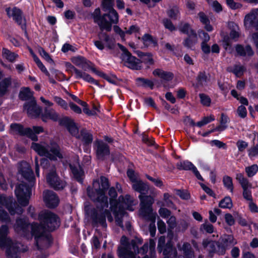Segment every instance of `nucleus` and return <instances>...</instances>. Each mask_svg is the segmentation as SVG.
Returning a JSON list of instances; mask_svg holds the SVG:
<instances>
[{"instance_id":"1","label":"nucleus","mask_w":258,"mask_h":258,"mask_svg":"<svg viewBox=\"0 0 258 258\" xmlns=\"http://www.w3.org/2000/svg\"><path fill=\"white\" fill-rule=\"evenodd\" d=\"M39 219L41 226L35 223L30 226L25 221L19 219L16 221L15 229L18 232L20 231L24 232L26 229L29 227L31 229L32 234L35 236L36 244L39 246H45L48 244L50 241L49 236L45 233V230H54L59 225V221L56 215L49 211H44L40 213Z\"/></svg>"},{"instance_id":"2","label":"nucleus","mask_w":258,"mask_h":258,"mask_svg":"<svg viewBox=\"0 0 258 258\" xmlns=\"http://www.w3.org/2000/svg\"><path fill=\"white\" fill-rule=\"evenodd\" d=\"M109 195L110 197V204L111 211L115 217L117 224L119 226L122 227L123 225L121 219L125 214L124 210L134 211V206L137 205V202H135L134 199L129 195L120 197L118 201L114 200V198L116 197L117 194L113 187L109 189Z\"/></svg>"},{"instance_id":"3","label":"nucleus","mask_w":258,"mask_h":258,"mask_svg":"<svg viewBox=\"0 0 258 258\" xmlns=\"http://www.w3.org/2000/svg\"><path fill=\"white\" fill-rule=\"evenodd\" d=\"M19 173L29 183L23 181L18 185L15 189V194L19 203L22 206H25L28 204L31 195V187L34 178L29 164L26 162L20 164Z\"/></svg>"},{"instance_id":"4","label":"nucleus","mask_w":258,"mask_h":258,"mask_svg":"<svg viewBox=\"0 0 258 258\" xmlns=\"http://www.w3.org/2000/svg\"><path fill=\"white\" fill-rule=\"evenodd\" d=\"M120 242L121 245L118 248V252L119 258H135L134 252L136 253L137 251L138 253L144 254L147 251L148 247L151 253L154 252L155 242L153 239L150 240L149 244H145L140 250H138V247L142 243V241L140 239L136 238L129 243L127 238L122 236Z\"/></svg>"},{"instance_id":"5","label":"nucleus","mask_w":258,"mask_h":258,"mask_svg":"<svg viewBox=\"0 0 258 258\" xmlns=\"http://www.w3.org/2000/svg\"><path fill=\"white\" fill-rule=\"evenodd\" d=\"M112 0H103L102 6L103 10L108 14H104L102 17H98L97 15L99 10L95 12L96 15L94 17V21L99 26L101 30L110 31L112 23H117L118 17L116 12L112 8Z\"/></svg>"},{"instance_id":"6","label":"nucleus","mask_w":258,"mask_h":258,"mask_svg":"<svg viewBox=\"0 0 258 258\" xmlns=\"http://www.w3.org/2000/svg\"><path fill=\"white\" fill-rule=\"evenodd\" d=\"M108 181L106 178L101 177L100 182L95 181L93 188L87 189L89 197L93 201L100 203L101 208L108 207L107 198L105 196V191L108 187Z\"/></svg>"},{"instance_id":"7","label":"nucleus","mask_w":258,"mask_h":258,"mask_svg":"<svg viewBox=\"0 0 258 258\" xmlns=\"http://www.w3.org/2000/svg\"><path fill=\"white\" fill-rule=\"evenodd\" d=\"M133 188L141 194L139 198L141 201V209L140 212L143 215H146L144 213L147 210L148 213H150L152 211L151 206L154 202V199L151 196H144L149 189L148 186L143 182L140 180H138L132 183Z\"/></svg>"},{"instance_id":"8","label":"nucleus","mask_w":258,"mask_h":258,"mask_svg":"<svg viewBox=\"0 0 258 258\" xmlns=\"http://www.w3.org/2000/svg\"><path fill=\"white\" fill-rule=\"evenodd\" d=\"M31 148L39 155L46 156L50 160H55L62 158L59 147L54 142L50 143L49 145L44 142L33 143Z\"/></svg>"},{"instance_id":"9","label":"nucleus","mask_w":258,"mask_h":258,"mask_svg":"<svg viewBox=\"0 0 258 258\" xmlns=\"http://www.w3.org/2000/svg\"><path fill=\"white\" fill-rule=\"evenodd\" d=\"M8 227L6 225L0 227V247L6 248V252L9 258H19L20 251L17 243H13L7 237Z\"/></svg>"},{"instance_id":"10","label":"nucleus","mask_w":258,"mask_h":258,"mask_svg":"<svg viewBox=\"0 0 258 258\" xmlns=\"http://www.w3.org/2000/svg\"><path fill=\"white\" fill-rule=\"evenodd\" d=\"M0 204L5 205L11 215L15 214H21L23 210L21 207H16V203L13 202V199L11 198H8L5 197H0ZM0 219L3 221H9V217L7 213L2 210L0 207Z\"/></svg>"},{"instance_id":"11","label":"nucleus","mask_w":258,"mask_h":258,"mask_svg":"<svg viewBox=\"0 0 258 258\" xmlns=\"http://www.w3.org/2000/svg\"><path fill=\"white\" fill-rule=\"evenodd\" d=\"M11 131L15 135L26 136L33 141H36V135L43 132V129L41 126H33V130L30 128H24L19 124H13L11 125Z\"/></svg>"},{"instance_id":"12","label":"nucleus","mask_w":258,"mask_h":258,"mask_svg":"<svg viewBox=\"0 0 258 258\" xmlns=\"http://www.w3.org/2000/svg\"><path fill=\"white\" fill-rule=\"evenodd\" d=\"M117 45L122 51L121 58L124 61L125 65L133 70L140 69L142 67L141 61L132 56L125 47L119 43Z\"/></svg>"},{"instance_id":"13","label":"nucleus","mask_w":258,"mask_h":258,"mask_svg":"<svg viewBox=\"0 0 258 258\" xmlns=\"http://www.w3.org/2000/svg\"><path fill=\"white\" fill-rule=\"evenodd\" d=\"M68 129L69 132L76 138L79 139L85 144H89L92 141V135L86 130H82L79 133V130L76 124L74 122H70L68 125Z\"/></svg>"},{"instance_id":"14","label":"nucleus","mask_w":258,"mask_h":258,"mask_svg":"<svg viewBox=\"0 0 258 258\" xmlns=\"http://www.w3.org/2000/svg\"><path fill=\"white\" fill-rule=\"evenodd\" d=\"M180 30L188 36V37L184 40L183 45L187 48H192L198 42V37L196 33L187 24H181L180 27Z\"/></svg>"},{"instance_id":"15","label":"nucleus","mask_w":258,"mask_h":258,"mask_svg":"<svg viewBox=\"0 0 258 258\" xmlns=\"http://www.w3.org/2000/svg\"><path fill=\"white\" fill-rule=\"evenodd\" d=\"M46 181L51 187L56 189L63 188L66 185L65 182L59 179L54 168L50 170L47 174Z\"/></svg>"},{"instance_id":"16","label":"nucleus","mask_w":258,"mask_h":258,"mask_svg":"<svg viewBox=\"0 0 258 258\" xmlns=\"http://www.w3.org/2000/svg\"><path fill=\"white\" fill-rule=\"evenodd\" d=\"M244 24L246 28L254 27L258 31V9L252 10L245 16Z\"/></svg>"},{"instance_id":"17","label":"nucleus","mask_w":258,"mask_h":258,"mask_svg":"<svg viewBox=\"0 0 258 258\" xmlns=\"http://www.w3.org/2000/svg\"><path fill=\"white\" fill-rule=\"evenodd\" d=\"M231 94L242 104L238 107L237 109V113L239 117L241 118H245L247 115V110L244 105H248V102L247 99L246 98L238 95L235 90H231Z\"/></svg>"},{"instance_id":"18","label":"nucleus","mask_w":258,"mask_h":258,"mask_svg":"<svg viewBox=\"0 0 258 258\" xmlns=\"http://www.w3.org/2000/svg\"><path fill=\"white\" fill-rule=\"evenodd\" d=\"M6 11L8 16L9 17H12L15 20L19 25H21L22 29L24 30L25 34L26 37H27V33L26 32V27L22 17L21 12L20 9L13 7L8 8L6 9Z\"/></svg>"},{"instance_id":"19","label":"nucleus","mask_w":258,"mask_h":258,"mask_svg":"<svg viewBox=\"0 0 258 258\" xmlns=\"http://www.w3.org/2000/svg\"><path fill=\"white\" fill-rule=\"evenodd\" d=\"M24 107L28 115L32 117L38 116L41 111V109L37 105L34 98H32L30 102L26 103Z\"/></svg>"},{"instance_id":"20","label":"nucleus","mask_w":258,"mask_h":258,"mask_svg":"<svg viewBox=\"0 0 258 258\" xmlns=\"http://www.w3.org/2000/svg\"><path fill=\"white\" fill-rule=\"evenodd\" d=\"M43 200L46 205L49 208L56 207L59 200L55 194L51 191L46 190L43 194Z\"/></svg>"},{"instance_id":"21","label":"nucleus","mask_w":258,"mask_h":258,"mask_svg":"<svg viewBox=\"0 0 258 258\" xmlns=\"http://www.w3.org/2000/svg\"><path fill=\"white\" fill-rule=\"evenodd\" d=\"M177 168L179 169L191 170L196 176V177L201 181H204V179L200 174L197 168L194 164L188 161H183L180 162L177 164Z\"/></svg>"},{"instance_id":"22","label":"nucleus","mask_w":258,"mask_h":258,"mask_svg":"<svg viewBox=\"0 0 258 258\" xmlns=\"http://www.w3.org/2000/svg\"><path fill=\"white\" fill-rule=\"evenodd\" d=\"M107 217L108 220L110 221H113V217L111 216L110 213L108 211H105L102 215L101 216L98 215L97 214H93V220L96 223H99L102 224L103 226H105V218Z\"/></svg>"},{"instance_id":"23","label":"nucleus","mask_w":258,"mask_h":258,"mask_svg":"<svg viewBox=\"0 0 258 258\" xmlns=\"http://www.w3.org/2000/svg\"><path fill=\"white\" fill-rule=\"evenodd\" d=\"M97 148V155L98 158H102L109 154L108 147L102 141H98Z\"/></svg>"},{"instance_id":"24","label":"nucleus","mask_w":258,"mask_h":258,"mask_svg":"<svg viewBox=\"0 0 258 258\" xmlns=\"http://www.w3.org/2000/svg\"><path fill=\"white\" fill-rule=\"evenodd\" d=\"M76 78L77 79L82 78L89 83L93 84L98 87H101L97 81L94 80L89 75L79 70H76Z\"/></svg>"},{"instance_id":"25","label":"nucleus","mask_w":258,"mask_h":258,"mask_svg":"<svg viewBox=\"0 0 258 258\" xmlns=\"http://www.w3.org/2000/svg\"><path fill=\"white\" fill-rule=\"evenodd\" d=\"M70 166L75 177L78 181H81V177L83 176L84 172L79 163L76 162V163L74 164L70 163Z\"/></svg>"},{"instance_id":"26","label":"nucleus","mask_w":258,"mask_h":258,"mask_svg":"<svg viewBox=\"0 0 258 258\" xmlns=\"http://www.w3.org/2000/svg\"><path fill=\"white\" fill-rule=\"evenodd\" d=\"M41 118L43 121H47L48 119L56 121L58 119V115L53 109H46L41 115Z\"/></svg>"},{"instance_id":"27","label":"nucleus","mask_w":258,"mask_h":258,"mask_svg":"<svg viewBox=\"0 0 258 258\" xmlns=\"http://www.w3.org/2000/svg\"><path fill=\"white\" fill-rule=\"evenodd\" d=\"M153 73L155 76L158 77L167 81L172 80L173 77L171 73L165 72L160 69L155 70Z\"/></svg>"},{"instance_id":"28","label":"nucleus","mask_w":258,"mask_h":258,"mask_svg":"<svg viewBox=\"0 0 258 258\" xmlns=\"http://www.w3.org/2000/svg\"><path fill=\"white\" fill-rule=\"evenodd\" d=\"M146 215H143V214H141L140 212V214L141 216H142L144 217L148 218L150 219L151 220L153 221V224H151L150 226V231L151 235L153 237L155 235V232H156V227L155 225V218H156V213H153L152 212V211L150 213H148L147 212V211L144 212Z\"/></svg>"},{"instance_id":"29","label":"nucleus","mask_w":258,"mask_h":258,"mask_svg":"<svg viewBox=\"0 0 258 258\" xmlns=\"http://www.w3.org/2000/svg\"><path fill=\"white\" fill-rule=\"evenodd\" d=\"M72 62L75 65L84 68L89 66L90 61L86 60L84 57L81 56H75L72 58Z\"/></svg>"},{"instance_id":"30","label":"nucleus","mask_w":258,"mask_h":258,"mask_svg":"<svg viewBox=\"0 0 258 258\" xmlns=\"http://www.w3.org/2000/svg\"><path fill=\"white\" fill-rule=\"evenodd\" d=\"M237 52L241 55L250 56L253 54V51L249 46H247L245 48L241 45L236 46Z\"/></svg>"},{"instance_id":"31","label":"nucleus","mask_w":258,"mask_h":258,"mask_svg":"<svg viewBox=\"0 0 258 258\" xmlns=\"http://www.w3.org/2000/svg\"><path fill=\"white\" fill-rule=\"evenodd\" d=\"M2 56L3 58L11 62L14 61L18 57L17 54L11 52L9 50L5 48H4L2 50Z\"/></svg>"},{"instance_id":"32","label":"nucleus","mask_w":258,"mask_h":258,"mask_svg":"<svg viewBox=\"0 0 258 258\" xmlns=\"http://www.w3.org/2000/svg\"><path fill=\"white\" fill-rule=\"evenodd\" d=\"M20 98L24 100H27L30 99V101L33 97L32 92L30 91L29 88H24L22 89L19 94Z\"/></svg>"},{"instance_id":"33","label":"nucleus","mask_w":258,"mask_h":258,"mask_svg":"<svg viewBox=\"0 0 258 258\" xmlns=\"http://www.w3.org/2000/svg\"><path fill=\"white\" fill-rule=\"evenodd\" d=\"M223 182L224 186L228 189L230 192H233V184L232 179L229 176L225 175L223 178Z\"/></svg>"},{"instance_id":"34","label":"nucleus","mask_w":258,"mask_h":258,"mask_svg":"<svg viewBox=\"0 0 258 258\" xmlns=\"http://www.w3.org/2000/svg\"><path fill=\"white\" fill-rule=\"evenodd\" d=\"M219 206L223 209H230L232 207L233 204L231 198L229 197H226L219 203Z\"/></svg>"},{"instance_id":"35","label":"nucleus","mask_w":258,"mask_h":258,"mask_svg":"<svg viewBox=\"0 0 258 258\" xmlns=\"http://www.w3.org/2000/svg\"><path fill=\"white\" fill-rule=\"evenodd\" d=\"M243 188V196L244 199L251 201H252V196L250 189L252 188L251 184H249L247 186H242Z\"/></svg>"},{"instance_id":"36","label":"nucleus","mask_w":258,"mask_h":258,"mask_svg":"<svg viewBox=\"0 0 258 258\" xmlns=\"http://www.w3.org/2000/svg\"><path fill=\"white\" fill-rule=\"evenodd\" d=\"M143 42L146 46H155L156 45V41L149 34H145L142 38Z\"/></svg>"},{"instance_id":"37","label":"nucleus","mask_w":258,"mask_h":258,"mask_svg":"<svg viewBox=\"0 0 258 258\" xmlns=\"http://www.w3.org/2000/svg\"><path fill=\"white\" fill-rule=\"evenodd\" d=\"M10 82L9 79H6L0 83V96L4 95L6 92Z\"/></svg>"},{"instance_id":"38","label":"nucleus","mask_w":258,"mask_h":258,"mask_svg":"<svg viewBox=\"0 0 258 258\" xmlns=\"http://www.w3.org/2000/svg\"><path fill=\"white\" fill-rule=\"evenodd\" d=\"M258 171V166L256 164L245 168V172L248 177H252Z\"/></svg>"},{"instance_id":"39","label":"nucleus","mask_w":258,"mask_h":258,"mask_svg":"<svg viewBox=\"0 0 258 258\" xmlns=\"http://www.w3.org/2000/svg\"><path fill=\"white\" fill-rule=\"evenodd\" d=\"M136 82L137 84L140 86L152 87L153 86V84L151 81L143 78L137 79Z\"/></svg>"},{"instance_id":"40","label":"nucleus","mask_w":258,"mask_h":258,"mask_svg":"<svg viewBox=\"0 0 258 258\" xmlns=\"http://www.w3.org/2000/svg\"><path fill=\"white\" fill-rule=\"evenodd\" d=\"M34 60L37 64L38 68L41 70V71L43 72L47 76L49 77L50 74L49 72L47 71L46 68L36 55H34Z\"/></svg>"},{"instance_id":"41","label":"nucleus","mask_w":258,"mask_h":258,"mask_svg":"<svg viewBox=\"0 0 258 258\" xmlns=\"http://www.w3.org/2000/svg\"><path fill=\"white\" fill-rule=\"evenodd\" d=\"M199 97L200 98V102L205 106H209L211 104V100L210 97L205 94H200Z\"/></svg>"},{"instance_id":"42","label":"nucleus","mask_w":258,"mask_h":258,"mask_svg":"<svg viewBox=\"0 0 258 258\" xmlns=\"http://www.w3.org/2000/svg\"><path fill=\"white\" fill-rule=\"evenodd\" d=\"M93 71L95 73H96L99 76L103 78L106 80H107L108 82L114 84L116 82V78L115 77H110L109 76L103 73L97 72L95 70V69H92Z\"/></svg>"},{"instance_id":"43","label":"nucleus","mask_w":258,"mask_h":258,"mask_svg":"<svg viewBox=\"0 0 258 258\" xmlns=\"http://www.w3.org/2000/svg\"><path fill=\"white\" fill-rule=\"evenodd\" d=\"M171 196L167 193H165L164 195V203H162L161 202H158L157 203V204L160 206H168V207H171L172 205V203L171 201L170 200Z\"/></svg>"},{"instance_id":"44","label":"nucleus","mask_w":258,"mask_h":258,"mask_svg":"<svg viewBox=\"0 0 258 258\" xmlns=\"http://www.w3.org/2000/svg\"><path fill=\"white\" fill-rule=\"evenodd\" d=\"M236 179L239 181L242 187L247 186L248 184H250L248 180L245 178L241 173L236 174Z\"/></svg>"},{"instance_id":"45","label":"nucleus","mask_w":258,"mask_h":258,"mask_svg":"<svg viewBox=\"0 0 258 258\" xmlns=\"http://www.w3.org/2000/svg\"><path fill=\"white\" fill-rule=\"evenodd\" d=\"M224 242L223 244L226 246H228L230 245H234L236 243V240L234 239V237L232 235L226 236L223 239Z\"/></svg>"},{"instance_id":"46","label":"nucleus","mask_w":258,"mask_h":258,"mask_svg":"<svg viewBox=\"0 0 258 258\" xmlns=\"http://www.w3.org/2000/svg\"><path fill=\"white\" fill-rule=\"evenodd\" d=\"M248 156L251 159L258 157V145L252 147L248 150Z\"/></svg>"},{"instance_id":"47","label":"nucleus","mask_w":258,"mask_h":258,"mask_svg":"<svg viewBox=\"0 0 258 258\" xmlns=\"http://www.w3.org/2000/svg\"><path fill=\"white\" fill-rule=\"evenodd\" d=\"M220 213V210L218 209L215 208L213 211H209V219L211 222L214 223L217 220V216L215 214L219 215Z\"/></svg>"},{"instance_id":"48","label":"nucleus","mask_w":258,"mask_h":258,"mask_svg":"<svg viewBox=\"0 0 258 258\" xmlns=\"http://www.w3.org/2000/svg\"><path fill=\"white\" fill-rule=\"evenodd\" d=\"M39 51L41 56L47 62L50 63H52L53 62L52 59L50 57L49 55L42 48H40Z\"/></svg>"},{"instance_id":"49","label":"nucleus","mask_w":258,"mask_h":258,"mask_svg":"<svg viewBox=\"0 0 258 258\" xmlns=\"http://www.w3.org/2000/svg\"><path fill=\"white\" fill-rule=\"evenodd\" d=\"M54 101L61 107L64 109H68V105L67 103L61 98L58 97H55L54 98Z\"/></svg>"},{"instance_id":"50","label":"nucleus","mask_w":258,"mask_h":258,"mask_svg":"<svg viewBox=\"0 0 258 258\" xmlns=\"http://www.w3.org/2000/svg\"><path fill=\"white\" fill-rule=\"evenodd\" d=\"M127 175L132 183L139 180L138 179V175L135 174V172L132 169H128L127 170Z\"/></svg>"},{"instance_id":"51","label":"nucleus","mask_w":258,"mask_h":258,"mask_svg":"<svg viewBox=\"0 0 258 258\" xmlns=\"http://www.w3.org/2000/svg\"><path fill=\"white\" fill-rule=\"evenodd\" d=\"M179 13L178 9L177 7H174L171 8L168 11V16L172 18H176L178 16Z\"/></svg>"},{"instance_id":"52","label":"nucleus","mask_w":258,"mask_h":258,"mask_svg":"<svg viewBox=\"0 0 258 258\" xmlns=\"http://www.w3.org/2000/svg\"><path fill=\"white\" fill-rule=\"evenodd\" d=\"M236 146L239 152L243 151L248 146L247 143L243 141H238L236 143Z\"/></svg>"},{"instance_id":"53","label":"nucleus","mask_w":258,"mask_h":258,"mask_svg":"<svg viewBox=\"0 0 258 258\" xmlns=\"http://www.w3.org/2000/svg\"><path fill=\"white\" fill-rule=\"evenodd\" d=\"M225 220L226 223L229 226H232L235 223V220L232 215L227 213L225 215Z\"/></svg>"},{"instance_id":"54","label":"nucleus","mask_w":258,"mask_h":258,"mask_svg":"<svg viewBox=\"0 0 258 258\" xmlns=\"http://www.w3.org/2000/svg\"><path fill=\"white\" fill-rule=\"evenodd\" d=\"M226 2L228 6L231 9H237L241 7L240 4L235 3L234 0H226Z\"/></svg>"},{"instance_id":"55","label":"nucleus","mask_w":258,"mask_h":258,"mask_svg":"<svg viewBox=\"0 0 258 258\" xmlns=\"http://www.w3.org/2000/svg\"><path fill=\"white\" fill-rule=\"evenodd\" d=\"M210 144L212 146H216L219 148H226L225 144L218 140H214L211 141L210 142Z\"/></svg>"},{"instance_id":"56","label":"nucleus","mask_w":258,"mask_h":258,"mask_svg":"<svg viewBox=\"0 0 258 258\" xmlns=\"http://www.w3.org/2000/svg\"><path fill=\"white\" fill-rule=\"evenodd\" d=\"M209 3L212 6L213 9L216 12H220L222 10L221 5L216 1H209Z\"/></svg>"},{"instance_id":"57","label":"nucleus","mask_w":258,"mask_h":258,"mask_svg":"<svg viewBox=\"0 0 258 258\" xmlns=\"http://www.w3.org/2000/svg\"><path fill=\"white\" fill-rule=\"evenodd\" d=\"M77 50V48L69 44V43H65L63 44L61 48V51L63 52H67L69 50L72 51H75Z\"/></svg>"},{"instance_id":"58","label":"nucleus","mask_w":258,"mask_h":258,"mask_svg":"<svg viewBox=\"0 0 258 258\" xmlns=\"http://www.w3.org/2000/svg\"><path fill=\"white\" fill-rule=\"evenodd\" d=\"M139 32V28L136 25L131 26L130 28L125 31V34H135L137 35V34Z\"/></svg>"},{"instance_id":"59","label":"nucleus","mask_w":258,"mask_h":258,"mask_svg":"<svg viewBox=\"0 0 258 258\" xmlns=\"http://www.w3.org/2000/svg\"><path fill=\"white\" fill-rule=\"evenodd\" d=\"M159 213L164 218H168L170 215V212L168 209L164 208L160 209Z\"/></svg>"},{"instance_id":"60","label":"nucleus","mask_w":258,"mask_h":258,"mask_svg":"<svg viewBox=\"0 0 258 258\" xmlns=\"http://www.w3.org/2000/svg\"><path fill=\"white\" fill-rule=\"evenodd\" d=\"M239 36V29L237 26H235L234 29L232 30L230 34V38L232 39H237Z\"/></svg>"},{"instance_id":"61","label":"nucleus","mask_w":258,"mask_h":258,"mask_svg":"<svg viewBox=\"0 0 258 258\" xmlns=\"http://www.w3.org/2000/svg\"><path fill=\"white\" fill-rule=\"evenodd\" d=\"M158 228L161 233H164L166 231V225L165 223L161 220L157 222Z\"/></svg>"},{"instance_id":"62","label":"nucleus","mask_w":258,"mask_h":258,"mask_svg":"<svg viewBox=\"0 0 258 258\" xmlns=\"http://www.w3.org/2000/svg\"><path fill=\"white\" fill-rule=\"evenodd\" d=\"M144 104L148 106H152L156 108L155 102L153 99L151 97H147L144 99Z\"/></svg>"},{"instance_id":"63","label":"nucleus","mask_w":258,"mask_h":258,"mask_svg":"<svg viewBox=\"0 0 258 258\" xmlns=\"http://www.w3.org/2000/svg\"><path fill=\"white\" fill-rule=\"evenodd\" d=\"M103 36L104 37V40L106 43L107 46L110 48H111L112 46V42L110 40L109 36L104 34H100L99 35V39H101Z\"/></svg>"},{"instance_id":"64","label":"nucleus","mask_w":258,"mask_h":258,"mask_svg":"<svg viewBox=\"0 0 258 258\" xmlns=\"http://www.w3.org/2000/svg\"><path fill=\"white\" fill-rule=\"evenodd\" d=\"M163 23L164 26L169 30L172 31L175 29L174 26L173 25L170 21L167 19H165L163 20Z\"/></svg>"}]
</instances>
